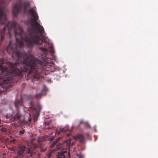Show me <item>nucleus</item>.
<instances>
[{
    "mask_svg": "<svg viewBox=\"0 0 158 158\" xmlns=\"http://www.w3.org/2000/svg\"><path fill=\"white\" fill-rule=\"evenodd\" d=\"M40 151L41 152H44L46 149V146L43 143H42L40 144Z\"/></svg>",
    "mask_w": 158,
    "mask_h": 158,
    "instance_id": "10",
    "label": "nucleus"
},
{
    "mask_svg": "<svg viewBox=\"0 0 158 158\" xmlns=\"http://www.w3.org/2000/svg\"><path fill=\"white\" fill-rule=\"evenodd\" d=\"M47 90V87L45 86H44L42 89V92L46 91Z\"/></svg>",
    "mask_w": 158,
    "mask_h": 158,
    "instance_id": "25",
    "label": "nucleus"
},
{
    "mask_svg": "<svg viewBox=\"0 0 158 158\" xmlns=\"http://www.w3.org/2000/svg\"><path fill=\"white\" fill-rule=\"evenodd\" d=\"M3 63V61L0 60V86L7 85L9 82L13 81L15 77H22V71H28V68L23 69L19 63H15L11 64V70L9 72L6 67H2Z\"/></svg>",
    "mask_w": 158,
    "mask_h": 158,
    "instance_id": "2",
    "label": "nucleus"
},
{
    "mask_svg": "<svg viewBox=\"0 0 158 158\" xmlns=\"http://www.w3.org/2000/svg\"><path fill=\"white\" fill-rule=\"evenodd\" d=\"M14 104L17 110H19V107L23 105V100L21 99L20 100H16Z\"/></svg>",
    "mask_w": 158,
    "mask_h": 158,
    "instance_id": "9",
    "label": "nucleus"
},
{
    "mask_svg": "<svg viewBox=\"0 0 158 158\" xmlns=\"http://www.w3.org/2000/svg\"><path fill=\"white\" fill-rule=\"evenodd\" d=\"M25 130H23L22 131H20L19 132H18V134L20 137L23 138V137L25 135Z\"/></svg>",
    "mask_w": 158,
    "mask_h": 158,
    "instance_id": "13",
    "label": "nucleus"
},
{
    "mask_svg": "<svg viewBox=\"0 0 158 158\" xmlns=\"http://www.w3.org/2000/svg\"><path fill=\"white\" fill-rule=\"evenodd\" d=\"M16 0V2L14 5V9L13 10L14 15L15 16H16L20 12L22 6L21 0Z\"/></svg>",
    "mask_w": 158,
    "mask_h": 158,
    "instance_id": "4",
    "label": "nucleus"
},
{
    "mask_svg": "<svg viewBox=\"0 0 158 158\" xmlns=\"http://www.w3.org/2000/svg\"><path fill=\"white\" fill-rule=\"evenodd\" d=\"M48 129H52V128H51L48 127Z\"/></svg>",
    "mask_w": 158,
    "mask_h": 158,
    "instance_id": "31",
    "label": "nucleus"
},
{
    "mask_svg": "<svg viewBox=\"0 0 158 158\" xmlns=\"http://www.w3.org/2000/svg\"><path fill=\"white\" fill-rule=\"evenodd\" d=\"M29 12L32 15L33 19H32L31 24V27L24 38L23 36V31L21 26L16 22H9L7 26L8 27V33L11 36L12 30L15 34L17 43L19 46L16 44H11V42H9L7 48V52L9 50H11L18 59L19 63L22 66V68H28V73L34 81L39 80L41 78L43 70L46 68V63L48 60L49 55L48 54V49L44 47H39V49L43 52L41 54L42 58L44 62L37 59H29L27 56L23 54L18 49V47H22L23 45V40L28 43V45L33 46L35 43H40L42 42L40 36L44 33L43 27L37 21L38 16L34 10L30 8Z\"/></svg>",
    "mask_w": 158,
    "mask_h": 158,
    "instance_id": "1",
    "label": "nucleus"
},
{
    "mask_svg": "<svg viewBox=\"0 0 158 158\" xmlns=\"http://www.w3.org/2000/svg\"><path fill=\"white\" fill-rule=\"evenodd\" d=\"M30 104L31 106H33V104L32 102H31L30 103Z\"/></svg>",
    "mask_w": 158,
    "mask_h": 158,
    "instance_id": "28",
    "label": "nucleus"
},
{
    "mask_svg": "<svg viewBox=\"0 0 158 158\" xmlns=\"http://www.w3.org/2000/svg\"><path fill=\"white\" fill-rule=\"evenodd\" d=\"M14 158H19L18 156H16L14 157Z\"/></svg>",
    "mask_w": 158,
    "mask_h": 158,
    "instance_id": "29",
    "label": "nucleus"
},
{
    "mask_svg": "<svg viewBox=\"0 0 158 158\" xmlns=\"http://www.w3.org/2000/svg\"><path fill=\"white\" fill-rule=\"evenodd\" d=\"M74 139L76 140H78L81 143H83L84 141V136L81 134H79L73 137Z\"/></svg>",
    "mask_w": 158,
    "mask_h": 158,
    "instance_id": "7",
    "label": "nucleus"
},
{
    "mask_svg": "<svg viewBox=\"0 0 158 158\" xmlns=\"http://www.w3.org/2000/svg\"><path fill=\"white\" fill-rule=\"evenodd\" d=\"M52 152H48L47 155V156L48 158H50L52 155Z\"/></svg>",
    "mask_w": 158,
    "mask_h": 158,
    "instance_id": "19",
    "label": "nucleus"
},
{
    "mask_svg": "<svg viewBox=\"0 0 158 158\" xmlns=\"http://www.w3.org/2000/svg\"><path fill=\"white\" fill-rule=\"evenodd\" d=\"M49 123H49V122H48V123H46V124H47V125H48L49 124Z\"/></svg>",
    "mask_w": 158,
    "mask_h": 158,
    "instance_id": "30",
    "label": "nucleus"
},
{
    "mask_svg": "<svg viewBox=\"0 0 158 158\" xmlns=\"http://www.w3.org/2000/svg\"><path fill=\"white\" fill-rule=\"evenodd\" d=\"M77 156L78 158H83V156L81 154H77Z\"/></svg>",
    "mask_w": 158,
    "mask_h": 158,
    "instance_id": "23",
    "label": "nucleus"
},
{
    "mask_svg": "<svg viewBox=\"0 0 158 158\" xmlns=\"http://www.w3.org/2000/svg\"><path fill=\"white\" fill-rule=\"evenodd\" d=\"M5 0H0V3H4Z\"/></svg>",
    "mask_w": 158,
    "mask_h": 158,
    "instance_id": "26",
    "label": "nucleus"
},
{
    "mask_svg": "<svg viewBox=\"0 0 158 158\" xmlns=\"http://www.w3.org/2000/svg\"><path fill=\"white\" fill-rule=\"evenodd\" d=\"M84 126L86 127H89L90 126L89 125V124L88 122H85V123H84Z\"/></svg>",
    "mask_w": 158,
    "mask_h": 158,
    "instance_id": "21",
    "label": "nucleus"
},
{
    "mask_svg": "<svg viewBox=\"0 0 158 158\" xmlns=\"http://www.w3.org/2000/svg\"><path fill=\"white\" fill-rule=\"evenodd\" d=\"M75 143L74 142H72L71 143H70V144L71 145V147L73 145H74L75 144Z\"/></svg>",
    "mask_w": 158,
    "mask_h": 158,
    "instance_id": "27",
    "label": "nucleus"
},
{
    "mask_svg": "<svg viewBox=\"0 0 158 158\" xmlns=\"http://www.w3.org/2000/svg\"><path fill=\"white\" fill-rule=\"evenodd\" d=\"M60 138H57L56 140H55L53 143H52L50 145V147L51 148H54L55 145H56L59 139H60Z\"/></svg>",
    "mask_w": 158,
    "mask_h": 158,
    "instance_id": "12",
    "label": "nucleus"
},
{
    "mask_svg": "<svg viewBox=\"0 0 158 158\" xmlns=\"http://www.w3.org/2000/svg\"><path fill=\"white\" fill-rule=\"evenodd\" d=\"M71 139H66L62 142V149L63 150H69L71 148L70 143Z\"/></svg>",
    "mask_w": 158,
    "mask_h": 158,
    "instance_id": "6",
    "label": "nucleus"
},
{
    "mask_svg": "<svg viewBox=\"0 0 158 158\" xmlns=\"http://www.w3.org/2000/svg\"><path fill=\"white\" fill-rule=\"evenodd\" d=\"M24 10H26L27 9V7L29 6V2H25L24 4Z\"/></svg>",
    "mask_w": 158,
    "mask_h": 158,
    "instance_id": "17",
    "label": "nucleus"
},
{
    "mask_svg": "<svg viewBox=\"0 0 158 158\" xmlns=\"http://www.w3.org/2000/svg\"><path fill=\"white\" fill-rule=\"evenodd\" d=\"M64 132L63 127H60L59 130H57L56 131L58 134H60L61 132Z\"/></svg>",
    "mask_w": 158,
    "mask_h": 158,
    "instance_id": "16",
    "label": "nucleus"
},
{
    "mask_svg": "<svg viewBox=\"0 0 158 158\" xmlns=\"http://www.w3.org/2000/svg\"><path fill=\"white\" fill-rule=\"evenodd\" d=\"M21 116V115L19 110H17V112L14 114H13V116L11 118V121L14 122L19 120Z\"/></svg>",
    "mask_w": 158,
    "mask_h": 158,
    "instance_id": "8",
    "label": "nucleus"
},
{
    "mask_svg": "<svg viewBox=\"0 0 158 158\" xmlns=\"http://www.w3.org/2000/svg\"><path fill=\"white\" fill-rule=\"evenodd\" d=\"M64 132H65L66 131H68V128L67 127H63Z\"/></svg>",
    "mask_w": 158,
    "mask_h": 158,
    "instance_id": "22",
    "label": "nucleus"
},
{
    "mask_svg": "<svg viewBox=\"0 0 158 158\" xmlns=\"http://www.w3.org/2000/svg\"><path fill=\"white\" fill-rule=\"evenodd\" d=\"M46 139V138L44 136H41L38 138L37 142L39 143L43 142Z\"/></svg>",
    "mask_w": 158,
    "mask_h": 158,
    "instance_id": "11",
    "label": "nucleus"
},
{
    "mask_svg": "<svg viewBox=\"0 0 158 158\" xmlns=\"http://www.w3.org/2000/svg\"><path fill=\"white\" fill-rule=\"evenodd\" d=\"M13 114H7L6 115V118H10V120L11 121V118L12 117Z\"/></svg>",
    "mask_w": 158,
    "mask_h": 158,
    "instance_id": "20",
    "label": "nucleus"
},
{
    "mask_svg": "<svg viewBox=\"0 0 158 158\" xmlns=\"http://www.w3.org/2000/svg\"><path fill=\"white\" fill-rule=\"evenodd\" d=\"M1 131L3 132H6L7 131V129L5 128H2L1 129Z\"/></svg>",
    "mask_w": 158,
    "mask_h": 158,
    "instance_id": "24",
    "label": "nucleus"
},
{
    "mask_svg": "<svg viewBox=\"0 0 158 158\" xmlns=\"http://www.w3.org/2000/svg\"><path fill=\"white\" fill-rule=\"evenodd\" d=\"M12 57H14L13 55H12Z\"/></svg>",
    "mask_w": 158,
    "mask_h": 158,
    "instance_id": "32",
    "label": "nucleus"
},
{
    "mask_svg": "<svg viewBox=\"0 0 158 158\" xmlns=\"http://www.w3.org/2000/svg\"><path fill=\"white\" fill-rule=\"evenodd\" d=\"M56 148L57 149H59L62 148V143H59L57 144H56Z\"/></svg>",
    "mask_w": 158,
    "mask_h": 158,
    "instance_id": "14",
    "label": "nucleus"
},
{
    "mask_svg": "<svg viewBox=\"0 0 158 158\" xmlns=\"http://www.w3.org/2000/svg\"><path fill=\"white\" fill-rule=\"evenodd\" d=\"M67 156L70 157V154L69 152L67 153L66 150L61 149L58 152L56 155V158H68Z\"/></svg>",
    "mask_w": 158,
    "mask_h": 158,
    "instance_id": "5",
    "label": "nucleus"
},
{
    "mask_svg": "<svg viewBox=\"0 0 158 158\" xmlns=\"http://www.w3.org/2000/svg\"><path fill=\"white\" fill-rule=\"evenodd\" d=\"M42 93H40L36 94L35 97L36 99H39L40 98L42 97Z\"/></svg>",
    "mask_w": 158,
    "mask_h": 158,
    "instance_id": "15",
    "label": "nucleus"
},
{
    "mask_svg": "<svg viewBox=\"0 0 158 158\" xmlns=\"http://www.w3.org/2000/svg\"><path fill=\"white\" fill-rule=\"evenodd\" d=\"M42 42H40V43H35V44L33 46H30L28 45V43L27 42H26V43L27 46L29 48H33L34 45L35 44H38L40 45H42L43 46H44V47H46L48 45H49V50L50 52L51 53H54V51L53 50V45L52 44H49V43L48 42H47L46 41H43L41 39Z\"/></svg>",
    "mask_w": 158,
    "mask_h": 158,
    "instance_id": "3",
    "label": "nucleus"
},
{
    "mask_svg": "<svg viewBox=\"0 0 158 158\" xmlns=\"http://www.w3.org/2000/svg\"><path fill=\"white\" fill-rule=\"evenodd\" d=\"M85 122L84 121H83V120H80V121H79V126H78L77 127L78 128L82 124H84V123H85Z\"/></svg>",
    "mask_w": 158,
    "mask_h": 158,
    "instance_id": "18",
    "label": "nucleus"
}]
</instances>
